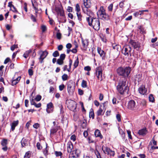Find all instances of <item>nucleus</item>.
<instances>
[{
    "mask_svg": "<svg viewBox=\"0 0 158 158\" xmlns=\"http://www.w3.org/2000/svg\"><path fill=\"white\" fill-rule=\"evenodd\" d=\"M53 109V106L52 102H50L47 105L46 111L48 113L52 112Z\"/></svg>",
    "mask_w": 158,
    "mask_h": 158,
    "instance_id": "dca6fc26",
    "label": "nucleus"
},
{
    "mask_svg": "<svg viewBox=\"0 0 158 158\" xmlns=\"http://www.w3.org/2000/svg\"><path fill=\"white\" fill-rule=\"evenodd\" d=\"M95 73L98 79L101 81L102 80V68L100 67L96 68Z\"/></svg>",
    "mask_w": 158,
    "mask_h": 158,
    "instance_id": "6e6552de",
    "label": "nucleus"
},
{
    "mask_svg": "<svg viewBox=\"0 0 158 158\" xmlns=\"http://www.w3.org/2000/svg\"><path fill=\"white\" fill-rule=\"evenodd\" d=\"M72 46V44L70 43H68L66 45V47L68 49H70Z\"/></svg>",
    "mask_w": 158,
    "mask_h": 158,
    "instance_id": "774afa93",
    "label": "nucleus"
},
{
    "mask_svg": "<svg viewBox=\"0 0 158 158\" xmlns=\"http://www.w3.org/2000/svg\"><path fill=\"white\" fill-rule=\"evenodd\" d=\"M72 152V153L70 154L71 157L76 158L80 156V151L79 150L76 149Z\"/></svg>",
    "mask_w": 158,
    "mask_h": 158,
    "instance_id": "f8f14e48",
    "label": "nucleus"
},
{
    "mask_svg": "<svg viewBox=\"0 0 158 158\" xmlns=\"http://www.w3.org/2000/svg\"><path fill=\"white\" fill-rule=\"evenodd\" d=\"M138 90L141 94L146 95L147 94V89L143 85H142L139 88Z\"/></svg>",
    "mask_w": 158,
    "mask_h": 158,
    "instance_id": "9b49d317",
    "label": "nucleus"
},
{
    "mask_svg": "<svg viewBox=\"0 0 158 158\" xmlns=\"http://www.w3.org/2000/svg\"><path fill=\"white\" fill-rule=\"evenodd\" d=\"M62 79L63 81H65L68 79V75L66 74H64L62 76Z\"/></svg>",
    "mask_w": 158,
    "mask_h": 158,
    "instance_id": "c9c22d12",
    "label": "nucleus"
},
{
    "mask_svg": "<svg viewBox=\"0 0 158 158\" xmlns=\"http://www.w3.org/2000/svg\"><path fill=\"white\" fill-rule=\"evenodd\" d=\"M131 48L129 45H125L122 50L123 53L126 56H128L129 55H131Z\"/></svg>",
    "mask_w": 158,
    "mask_h": 158,
    "instance_id": "0eeeda50",
    "label": "nucleus"
},
{
    "mask_svg": "<svg viewBox=\"0 0 158 158\" xmlns=\"http://www.w3.org/2000/svg\"><path fill=\"white\" fill-rule=\"evenodd\" d=\"M94 135L96 137H99L101 139L103 138V136L101 134L100 131L97 129L94 132Z\"/></svg>",
    "mask_w": 158,
    "mask_h": 158,
    "instance_id": "5701e85b",
    "label": "nucleus"
},
{
    "mask_svg": "<svg viewBox=\"0 0 158 158\" xmlns=\"http://www.w3.org/2000/svg\"><path fill=\"white\" fill-rule=\"evenodd\" d=\"M30 157V154L28 152H27L25 156H24V158H29Z\"/></svg>",
    "mask_w": 158,
    "mask_h": 158,
    "instance_id": "052dcab7",
    "label": "nucleus"
},
{
    "mask_svg": "<svg viewBox=\"0 0 158 158\" xmlns=\"http://www.w3.org/2000/svg\"><path fill=\"white\" fill-rule=\"evenodd\" d=\"M148 10H139V11L137 12L134 13V15L135 17L138 16L139 15H141L143 12H148Z\"/></svg>",
    "mask_w": 158,
    "mask_h": 158,
    "instance_id": "c85d7f7f",
    "label": "nucleus"
},
{
    "mask_svg": "<svg viewBox=\"0 0 158 158\" xmlns=\"http://www.w3.org/2000/svg\"><path fill=\"white\" fill-rule=\"evenodd\" d=\"M113 4L111 3L108 6V8L109 11H111L112 10Z\"/></svg>",
    "mask_w": 158,
    "mask_h": 158,
    "instance_id": "8fccbe9b",
    "label": "nucleus"
},
{
    "mask_svg": "<svg viewBox=\"0 0 158 158\" xmlns=\"http://www.w3.org/2000/svg\"><path fill=\"white\" fill-rule=\"evenodd\" d=\"M57 63L59 65H61L63 63V60L61 59H58L57 60Z\"/></svg>",
    "mask_w": 158,
    "mask_h": 158,
    "instance_id": "de8ad7c7",
    "label": "nucleus"
},
{
    "mask_svg": "<svg viewBox=\"0 0 158 158\" xmlns=\"http://www.w3.org/2000/svg\"><path fill=\"white\" fill-rule=\"evenodd\" d=\"M19 123L18 120L14 121L11 124V129L12 131H13L15 128V127L18 125Z\"/></svg>",
    "mask_w": 158,
    "mask_h": 158,
    "instance_id": "393cba45",
    "label": "nucleus"
},
{
    "mask_svg": "<svg viewBox=\"0 0 158 158\" xmlns=\"http://www.w3.org/2000/svg\"><path fill=\"white\" fill-rule=\"evenodd\" d=\"M81 85L83 88H85L87 87V85L86 81L85 80H83L82 81Z\"/></svg>",
    "mask_w": 158,
    "mask_h": 158,
    "instance_id": "e433bc0d",
    "label": "nucleus"
},
{
    "mask_svg": "<svg viewBox=\"0 0 158 158\" xmlns=\"http://www.w3.org/2000/svg\"><path fill=\"white\" fill-rule=\"evenodd\" d=\"M98 52L100 56L102 57V58L105 56V52L103 50H102L101 48H98Z\"/></svg>",
    "mask_w": 158,
    "mask_h": 158,
    "instance_id": "cd10ccee",
    "label": "nucleus"
},
{
    "mask_svg": "<svg viewBox=\"0 0 158 158\" xmlns=\"http://www.w3.org/2000/svg\"><path fill=\"white\" fill-rule=\"evenodd\" d=\"M84 69L85 71H89L91 70V68L90 67H89V66H87L85 67Z\"/></svg>",
    "mask_w": 158,
    "mask_h": 158,
    "instance_id": "13d9d810",
    "label": "nucleus"
},
{
    "mask_svg": "<svg viewBox=\"0 0 158 158\" xmlns=\"http://www.w3.org/2000/svg\"><path fill=\"white\" fill-rule=\"evenodd\" d=\"M116 117L118 122H119L121 121V115L119 114L116 115Z\"/></svg>",
    "mask_w": 158,
    "mask_h": 158,
    "instance_id": "603ef678",
    "label": "nucleus"
},
{
    "mask_svg": "<svg viewBox=\"0 0 158 158\" xmlns=\"http://www.w3.org/2000/svg\"><path fill=\"white\" fill-rule=\"evenodd\" d=\"M126 80L125 79L119 81L116 87L117 90L121 94L123 95L128 93L129 88L126 85Z\"/></svg>",
    "mask_w": 158,
    "mask_h": 158,
    "instance_id": "f257e3e1",
    "label": "nucleus"
},
{
    "mask_svg": "<svg viewBox=\"0 0 158 158\" xmlns=\"http://www.w3.org/2000/svg\"><path fill=\"white\" fill-rule=\"evenodd\" d=\"M98 17L102 19L108 20L109 19V16L105 12L104 9H102L98 11L97 13Z\"/></svg>",
    "mask_w": 158,
    "mask_h": 158,
    "instance_id": "39448f33",
    "label": "nucleus"
},
{
    "mask_svg": "<svg viewBox=\"0 0 158 158\" xmlns=\"http://www.w3.org/2000/svg\"><path fill=\"white\" fill-rule=\"evenodd\" d=\"M130 44L134 48L136 49L137 50H139L140 47V43L138 42L131 41L130 42Z\"/></svg>",
    "mask_w": 158,
    "mask_h": 158,
    "instance_id": "4468645a",
    "label": "nucleus"
},
{
    "mask_svg": "<svg viewBox=\"0 0 158 158\" xmlns=\"http://www.w3.org/2000/svg\"><path fill=\"white\" fill-rule=\"evenodd\" d=\"M112 46L114 49L118 51L119 46L117 44H113Z\"/></svg>",
    "mask_w": 158,
    "mask_h": 158,
    "instance_id": "a19ab883",
    "label": "nucleus"
},
{
    "mask_svg": "<svg viewBox=\"0 0 158 158\" xmlns=\"http://www.w3.org/2000/svg\"><path fill=\"white\" fill-rule=\"evenodd\" d=\"M70 139L71 140H72L73 141H75L76 139V136L75 135H72L70 137Z\"/></svg>",
    "mask_w": 158,
    "mask_h": 158,
    "instance_id": "5fc2aeb1",
    "label": "nucleus"
},
{
    "mask_svg": "<svg viewBox=\"0 0 158 158\" xmlns=\"http://www.w3.org/2000/svg\"><path fill=\"white\" fill-rule=\"evenodd\" d=\"M147 131L146 129H143L139 130L138 132L139 135L144 136L147 134Z\"/></svg>",
    "mask_w": 158,
    "mask_h": 158,
    "instance_id": "b1692460",
    "label": "nucleus"
},
{
    "mask_svg": "<svg viewBox=\"0 0 158 158\" xmlns=\"http://www.w3.org/2000/svg\"><path fill=\"white\" fill-rule=\"evenodd\" d=\"M56 11L58 14L60 16H63L64 15V11L63 9L61 7H56Z\"/></svg>",
    "mask_w": 158,
    "mask_h": 158,
    "instance_id": "aec40b11",
    "label": "nucleus"
},
{
    "mask_svg": "<svg viewBox=\"0 0 158 158\" xmlns=\"http://www.w3.org/2000/svg\"><path fill=\"white\" fill-rule=\"evenodd\" d=\"M82 44L84 49L86 50L87 45H88V42L87 40H83L82 38Z\"/></svg>",
    "mask_w": 158,
    "mask_h": 158,
    "instance_id": "bb28decb",
    "label": "nucleus"
},
{
    "mask_svg": "<svg viewBox=\"0 0 158 158\" xmlns=\"http://www.w3.org/2000/svg\"><path fill=\"white\" fill-rule=\"evenodd\" d=\"M127 108L132 111H134L136 110L135 103L134 100H131L128 102Z\"/></svg>",
    "mask_w": 158,
    "mask_h": 158,
    "instance_id": "9d476101",
    "label": "nucleus"
},
{
    "mask_svg": "<svg viewBox=\"0 0 158 158\" xmlns=\"http://www.w3.org/2000/svg\"><path fill=\"white\" fill-rule=\"evenodd\" d=\"M89 116L90 118H94V113L92 109H91L90 110V111L89 113Z\"/></svg>",
    "mask_w": 158,
    "mask_h": 158,
    "instance_id": "f704fd0d",
    "label": "nucleus"
},
{
    "mask_svg": "<svg viewBox=\"0 0 158 158\" xmlns=\"http://www.w3.org/2000/svg\"><path fill=\"white\" fill-rule=\"evenodd\" d=\"M65 87V86L64 84H62L61 85H60L59 86V89L60 91H62L64 88Z\"/></svg>",
    "mask_w": 158,
    "mask_h": 158,
    "instance_id": "09e8293b",
    "label": "nucleus"
},
{
    "mask_svg": "<svg viewBox=\"0 0 158 158\" xmlns=\"http://www.w3.org/2000/svg\"><path fill=\"white\" fill-rule=\"evenodd\" d=\"M41 98V96L39 95H38L36 96V97L35 98V100L37 102L39 101Z\"/></svg>",
    "mask_w": 158,
    "mask_h": 158,
    "instance_id": "79ce46f5",
    "label": "nucleus"
},
{
    "mask_svg": "<svg viewBox=\"0 0 158 158\" xmlns=\"http://www.w3.org/2000/svg\"><path fill=\"white\" fill-rule=\"evenodd\" d=\"M102 106L101 105L100 106L99 109L97 112V114L98 116L102 115L104 113V112L103 111L102 109L101 108Z\"/></svg>",
    "mask_w": 158,
    "mask_h": 158,
    "instance_id": "c756f323",
    "label": "nucleus"
},
{
    "mask_svg": "<svg viewBox=\"0 0 158 158\" xmlns=\"http://www.w3.org/2000/svg\"><path fill=\"white\" fill-rule=\"evenodd\" d=\"M28 73L30 76H32L33 75V71L32 69H29L28 71Z\"/></svg>",
    "mask_w": 158,
    "mask_h": 158,
    "instance_id": "0e129e2a",
    "label": "nucleus"
},
{
    "mask_svg": "<svg viewBox=\"0 0 158 158\" xmlns=\"http://www.w3.org/2000/svg\"><path fill=\"white\" fill-rule=\"evenodd\" d=\"M31 52V50H29L26 51L23 54L24 57L25 58H27L28 56L30 54Z\"/></svg>",
    "mask_w": 158,
    "mask_h": 158,
    "instance_id": "2f4dec72",
    "label": "nucleus"
},
{
    "mask_svg": "<svg viewBox=\"0 0 158 158\" xmlns=\"http://www.w3.org/2000/svg\"><path fill=\"white\" fill-rule=\"evenodd\" d=\"M40 126V124L39 123H35L33 125V127L35 129H37Z\"/></svg>",
    "mask_w": 158,
    "mask_h": 158,
    "instance_id": "6e6d98bb",
    "label": "nucleus"
},
{
    "mask_svg": "<svg viewBox=\"0 0 158 158\" xmlns=\"http://www.w3.org/2000/svg\"><path fill=\"white\" fill-rule=\"evenodd\" d=\"M7 144V140L6 139H3L1 142V144L2 146H6Z\"/></svg>",
    "mask_w": 158,
    "mask_h": 158,
    "instance_id": "58836bf2",
    "label": "nucleus"
},
{
    "mask_svg": "<svg viewBox=\"0 0 158 158\" xmlns=\"http://www.w3.org/2000/svg\"><path fill=\"white\" fill-rule=\"evenodd\" d=\"M146 102L144 99H143L141 101V104L143 106H146Z\"/></svg>",
    "mask_w": 158,
    "mask_h": 158,
    "instance_id": "864d4df0",
    "label": "nucleus"
},
{
    "mask_svg": "<svg viewBox=\"0 0 158 158\" xmlns=\"http://www.w3.org/2000/svg\"><path fill=\"white\" fill-rule=\"evenodd\" d=\"M36 146L38 149L40 150L42 148V147L41 146L40 143L38 142L36 144Z\"/></svg>",
    "mask_w": 158,
    "mask_h": 158,
    "instance_id": "bf43d9fd",
    "label": "nucleus"
},
{
    "mask_svg": "<svg viewBox=\"0 0 158 158\" xmlns=\"http://www.w3.org/2000/svg\"><path fill=\"white\" fill-rule=\"evenodd\" d=\"M91 2L90 0H84L83 1V7L84 8H89L91 6Z\"/></svg>",
    "mask_w": 158,
    "mask_h": 158,
    "instance_id": "f3484780",
    "label": "nucleus"
},
{
    "mask_svg": "<svg viewBox=\"0 0 158 158\" xmlns=\"http://www.w3.org/2000/svg\"><path fill=\"white\" fill-rule=\"evenodd\" d=\"M73 148V144L71 141H69L67 144V149L68 152L71 153Z\"/></svg>",
    "mask_w": 158,
    "mask_h": 158,
    "instance_id": "a211bd4d",
    "label": "nucleus"
},
{
    "mask_svg": "<svg viewBox=\"0 0 158 158\" xmlns=\"http://www.w3.org/2000/svg\"><path fill=\"white\" fill-rule=\"evenodd\" d=\"M65 57V55L64 54H62L60 55V57L59 59H61V60H64Z\"/></svg>",
    "mask_w": 158,
    "mask_h": 158,
    "instance_id": "3c124183",
    "label": "nucleus"
},
{
    "mask_svg": "<svg viewBox=\"0 0 158 158\" xmlns=\"http://www.w3.org/2000/svg\"><path fill=\"white\" fill-rule=\"evenodd\" d=\"M35 107L37 108H39L41 106V104L40 103H39L38 104H36L35 103L33 105Z\"/></svg>",
    "mask_w": 158,
    "mask_h": 158,
    "instance_id": "e2e57ef3",
    "label": "nucleus"
},
{
    "mask_svg": "<svg viewBox=\"0 0 158 158\" xmlns=\"http://www.w3.org/2000/svg\"><path fill=\"white\" fill-rule=\"evenodd\" d=\"M86 20L90 26H92L93 28L95 30L98 31L100 29V23L99 19L96 18L91 19L90 21V17H87Z\"/></svg>",
    "mask_w": 158,
    "mask_h": 158,
    "instance_id": "f03ea898",
    "label": "nucleus"
},
{
    "mask_svg": "<svg viewBox=\"0 0 158 158\" xmlns=\"http://www.w3.org/2000/svg\"><path fill=\"white\" fill-rule=\"evenodd\" d=\"M32 6L35 11V12L37 13L38 12V4L35 0H31V1Z\"/></svg>",
    "mask_w": 158,
    "mask_h": 158,
    "instance_id": "4be33fe9",
    "label": "nucleus"
},
{
    "mask_svg": "<svg viewBox=\"0 0 158 158\" xmlns=\"http://www.w3.org/2000/svg\"><path fill=\"white\" fill-rule=\"evenodd\" d=\"M41 28L42 30V32H45L47 30V27L44 25H41Z\"/></svg>",
    "mask_w": 158,
    "mask_h": 158,
    "instance_id": "4c0bfd02",
    "label": "nucleus"
},
{
    "mask_svg": "<svg viewBox=\"0 0 158 158\" xmlns=\"http://www.w3.org/2000/svg\"><path fill=\"white\" fill-rule=\"evenodd\" d=\"M127 133L129 138L131 139H132V138L131 135V133L130 131L127 130Z\"/></svg>",
    "mask_w": 158,
    "mask_h": 158,
    "instance_id": "69168bd1",
    "label": "nucleus"
},
{
    "mask_svg": "<svg viewBox=\"0 0 158 158\" xmlns=\"http://www.w3.org/2000/svg\"><path fill=\"white\" fill-rule=\"evenodd\" d=\"M82 8L84 13L89 16L90 20H91V19H92L91 17L93 15V13L91 11L88 9V8H84L83 6H82Z\"/></svg>",
    "mask_w": 158,
    "mask_h": 158,
    "instance_id": "ddd939ff",
    "label": "nucleus"
},
{
    "mask_svg": "<svg viewBox=\"0 0 158 158\" xmlns=\"http://www.w3.org/2000/svg\"><path fill=\"white\" fill-rule=\"evenodd\" d=\"M60 128V126L56 125L54 127H52L50 130V134H53L55 133H56L58 130V129Z\"/></svg>",
    "mask_w": 158,
    "mask_h": 158,
    "instance_id": "412c9836",
    "label": "nucleus"
},
{
    "mask_svg": "<svg viewBox=\"0 0 158 158\" xmlns=\"http://www.w3.org/2000/svg\"><path fill=\"white\" fill-rule=\"evenodd\" d=\"M95 153L97 158H100L101 157L100 154L98 151L97 150L95 151Z\"/></svg>",
    "mask_w": 158,
    "mask_h": 158,
    "instance_id": "49530a36",
    "label": "nucleus"
},
{
    "mask_svg": "<svg viewBox=\"0 0 158 158\" xmlns=\"http://www.w3.org/2000/svg\"><path fill=\"white\" fill-rule=\"evenodd\" d=\"M56 36L58 39L60 40L61 37V34L60 32L58 31L56 33Z\"/></svg>",
    "mask_w": 158,
    "mask_h": 158,
    "instance_id": "a18cd8bd",
    "label": "nucleus"
},
{
    "mask_svg": "<svg viewBox=\"0 0 158 158\" xmlns=\"http://www.w3.org/2000/svg\"><path fill=\"white\" fill-rule=\"evenodd\" d=\"M17 47V45H14L11 47L10 49L12 51H13L14 50V49H15V48Z\"/></svg>",
    "mask_w": 158,
    "mask_h": 158,
    "instance_id": "680f3d73",
    "label": "nucleus"
},
{
    "mask_svg": "<svg viewBox=\"0 0 158 158\" xmlns=\"http://www.w3.org/2000/svg\"><path fill=\"white\" fill-rule=\"evenodd\" d=\"M79 64V60L78 57H77V59L75 60L74 61L73 66H74V69L76 68L78 66Z\"/></svg>",
    "mask_w": 158,
    "mask_h": 158,
    "instance_id": "72a5a7b5",
    "label": "nucleus"
},
{
    "mask_svg": "<svg viewBox=\"0 0 158 158\" xmlns=\"http://www.w3.org/2000/svg\"><path fill=\"white\" fill-rule=\"evenodd\" d=\"M135 80V81L139 82L141 80V76L140 74L137 75L136 76Z\"/></svg>",
    "mask_w": 158,
    "mask_h": 158,
    "instance_id": "7c9ffc66",
    "label": "nucleus"
},
{
    "mask_svg": "<svg viewBox=\"0 0 158 158\" xmlns=\"http://www.w3.org/2000/svg\"><path fill=\"white\" fill-rule=\"evenodd\" d=\"M131 69L127 67L124 68L119 67L117 69V73L120 75L124 77H127L131 72Z\"/></svg>",
    "mask_w": 158,
    "mask_h": 158,
    "instance_id": "7ed1b4c3",
    "label": "nucleus"
},
{
    "mask_svg": "<svg viewBox=\"0 0 158 158\" xmlns=\"http://www.w3.org/2000/svg\"><path fill=\"white\" fill-rule=\"evenodd\" d=\"M77 15L78 17V19L79 21L81 20L82 15L80 12H77Z\"/></svg>",
    "mask_w": 158,
    "mask_h": 158,
    "instance_id": "37998d69",
    "label": "nucleus"
},
{
    "mask_svg": "<svg viewBox=\"0 0 158 158\" xmlns=\"http://www.w3.org/2000/svg\"><path fill=\"white\" fill-rule=\"evenodd\" d=\"M40 55L39 59L40 60H41L40 61V63H42L44 59L47 56L48 53L47 51H44V52H40Z\"/></svg>",
    "mask_w": 158,
    "mask_h": 158,
    "instance_id": "2eb2a0df",
    "label": "nucleus"
},
{
    "mask_svg": "<svg viewBox=\"0 0 158 158\" xmlns=\"http://www.w3.org/2000/svg\"><path fill=\"white\" fill-rule=\"evenodd\" d=\"M72 64V60L71 59H70L69 60V68L67 69L68 66L67 65H65L64 66L63 68V71H64L67 70L68 72H70V70L71 69V66Z\"/></svg>",
    "mask_w": 158,
    "mask_h": 158,
    "instance_id": "6ab92c4d",
    "label": "nucleus"
},
{
    "mask_svg": "<svg viewBox=\"0 0 158 158\" xmlns=\"http://www.w3.org/2000/svg\"><path fill=\"white\" fill-rule=\"evenodd\" d=\"M76 10L77 11V12H80V6L78 4H77L76 6L75 7Z\"/></svg>",
    "mask_w": 158,
    "mask_h": 158,
    "instance_id": "ea45409f",
    "label": "nucleus"
},
{
    "mask_svg": "<svg viewBox=\"0 0 158 158\" xmlns=\"http://www.w3.org/2000/svg\"><path fill=\"white\" fill-rule=\"evenodd\" d=\"M52 55L54 57H56L59 55V54L58 51H56L53 53Z\"/></svg>",
    "mask_w": 158,
    "mask_h": 158,
    "instance_id": "c03bdc74",
    "label": "nucleus"
},
{
    "mask_svg": "<svg viewBox=\"0 0 158 158\" xmlns=\"http://www.w3.org/2000/svg\"><path fill=\"white\" fill-rule=\"evenodd\" d=\"M30 101L31 105H33L35 103L34 101V99L33 98L31 99Z\"/></svg>",
    "mask_w": 158,
    "mask_h": 158,
    "instance_id": "338daca9",
    "label": "nucleus"
},
{
    "mask_svg": "<svg viewBox=\"0 0 158 158\" xmlns=\"http://www.w3.org/2000/svg\"><path fill=\"white\" fill-rule=\"evenodd\" d=\"M149 100L150 102H154L155 101L153 95L150 94L148 97Z\"/></svg>",
    "mask_w": 158,
    "mask_h": 158,
    "instance_id": "473e14b6",
    "label": "nucleus"
},
{
    "mask_svg": "<svg viewBox=\"0 0 158 158\" xmlns=\"http://www.w3.org/2000/svg\"><path fill=\"white\" fill-rule=\"evenodd\" d=\"M68 107L71 110L75 112L76 111L77 103L71 100H68L66 101Z\"/></svg>",
    "mask_w": 158,
    "mask_h": 158,
    "instance_id": "20e7f679",
    "label": "nucleus"
},
{
    "mask_svg": "<svg viewBox=\"0 0 158 158\" xmlns=\"http://www.w3.org/2000/svg\"><path fill=\"white\" fill-rule=\"evenodd\" d=\"M74 83L72 80L68 82L67 85V90L69 94H72L74 92Z\"/></svg>",
    "mask_w": 158,
    "mask_h": 158,
    "instance_id": "1a4fd4ad",
    "label": "nucleus"
},
{
    "mask_svg": "<svg viewBox=\"0 0 158 158\" xmlns=\"http://www.w3.org/2000/svg\"><path fill=\"white\" fill-rule=\"evenodd\" d=\"M102 150L105 154L109 155L110 156H114V152L111 150L109 148L106 146L103 145L102 147Z\"/></svg>",
    "mask_w": 158,
    "mask_h": 158,
    "instance_id": "423d86ee",
    "label": "nucleus"
},
{
    "mask_svg": "<svg viewBox=\"0 0 158 158\" xmlns=\"http://www.w3.org/2000/svg\"><path fill=\"white\" fill-rule=\"evenodd\" d=\"M55 154L56 156H61L62 155V153L60 152H55Z\"/></svg>",
    "mask_w": 158,
    "mask_h": 158,
    "instance_id": "4d7b16f0",
    "label": "nucleus"
},
{
    "mask_svg": "<svg viewBox=\"0 0 158 158\" xmlns=\"http://www.w3.org/2000/svg\"><path fill=\"white\" fill-rule=\"evenodd\" d=\"M21 143L22 147L27 146L28 145L27 140L23 138L21 141Z\"/></svg>",
    "mask_w": 158,
    "mask_h": 158,
    "instance_id": "a878e982",
    "label": "nucleus"
}]
</instances>
